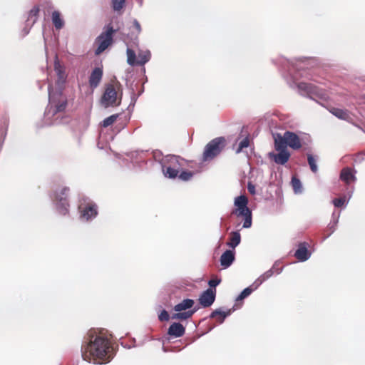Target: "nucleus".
<instances>
[{
  "instance_id": "f257e3e1",
  "label": "nucleus",
  "mask_w": 365,
  "mask_h": 365,
  "mask_svg": "<svg viewBox=\"0 0 365 365\" xmlns=\"http://www.w3.org/2000/svg\"><path fill=\"white\" fill-rule=\"evenodd\" d=\"M89 336V341H85L81 346L83 359L98 364L109 362L113 358L110 340L103 334Z\"/></svg>"
},
{
  "instance_id": "f03ea898",
  "label": "nucleus",
  "mask_w": 365,
  "mask_h": 365,
  "mask_svg": "<svg viewBox=\"0 0 365 365\" xmlns=\"http://www.w3.org/2000/svg\"><path fill=\"white\" fill-rule=\"evenodd\" d=\"M48 105L44 113V122L46 125H58L67 122L64 116V111L67 106V98L61 90L53 91L51 86L48 87Z\"/></svg>"
},
{
  "instance_id": "7ed1b4c3",
  "label": "nucleus",
  "mask_w": 365,
  "mask_h": 365,
  "mask_svg": "<svg viewBox=\"0 0 365 365\" xmlns=\"http://www.w3.org/2000/svg\"><path fill=\"white\" fill-rule=\"evenodd\" d=\"M247 198L245 195L237 197L235 200V205L237 207L233 212L238 222H243L242 228H250L252 225V213L247 207Z\"/></svg>"
},
{
  "instance_id": "20e7f679",
  "label": "nucleus",
  "mask_w": 365,
  "mask_h": 365,
  "mask_svg": "<svg viewBox=\"0 0 365 365\" xmlns=\"http://www.w3.org/2000/svg\"><path fill=\"white\" fill-rule=\"evenodd\" d=\"M274 142L279 144V148H285L287 149L289 146L293 150H299L302 147L299 137L291 131H286L283 135L277 133L274 135Z\"/></svg>"
},
{
  "instance_id": "39448f33",
  "label": "nucleus",
  "mask_w": 365,
  "mask_h": 365,
  "mask_svg": "<svg viewBox=\"0 0 365 365\" xmlns=\"http://www.w3.org/2000/svg\"><path fill=\"white\" fill-rule=\"evenodd\" d=\"M225 140L223 137L215 138L205 147L202 154L203 161H210L217 157L223 150Z\"/></svg>"
},
{
  "instance_id": "423d86ee",
  "label": "nucleus",
  "mask_w": 365,
  "mask_h": 365,
  "mask_svg": "<svg viewBox=\"0 0 365 365\" xmlns=\"http://www.w3.org/2000/svg\"><path fill=\"white\" fill-rule=\"evenodd\" d=\"M103 31L96 38V42L98 47L95 53L99 55L103 53L113 43V36L117 30L114 29L111 24H108Z\"/></svg>"
},
{
  "instance_id": "0eeeda50",
  "label": "nucleus",
  "mask_w": 365,
  "mask_h": 365,
  "mask_svg": "<svg viewBox=\"0 0 365 365\" xmlns=\"http://www.w3.org/2000/svg\"><path fill=\"white\" fill-rule=\"evenodd\" d=\"M298 89L302 95L307 96L310 98L317 97L325 99L327 98L326 93L322 88L310 83H299L298 84Z\"/></svg>"
},
{
  "instance_id": "6e6552de",
  "label": "nucleus",
  "mask_w": 365,
  "mask_h": 365,
  "mask_svg": "<svg viewBox=\"0 0 365 365\" xmlns=\"http://www.w3.org/2000/svg\"><path fill=\"white\" fill-rule=\"evenodd\" d=\"M78 209L80 218L84 221H88L96 217L98 214L96 205L89 199H85L83 202H81Z\"/></svg>"
},
{
  "instance_id": "1a4fd4ad",
  "label": "nucleus",
  "mask_w": 365,
  "mask_h": 365,
  "mask_svg": "<svg viewBox=\"0 0 365 365\" xmlns=\"http://www.w3.org/2000/svg\"><path fill=\"white\" fill-rule=\"evenodd\" d=\"M117 92L113 85L109 84L106 86V91L101 98V104L105 107L118 106L120 100L117 103Z\"/></svg>"
},
{
  "instance_id": "9d476101",
  "label": "nucleus",
  "mask_w": 365,
  "mask_h": 365,
  "mask_svg": "<svg viewBox=\"0 0 365 365\" xmlns=\"http://www.w3.org/2000/svg\"><path fill=\"white\" fill-rule=\"evenodd\" d=\"M69 189L63 187L61 193H56L55 200L56 201V207L58 212L62 215H66L68 211V203L66 199Z\"/></svg>"
},
{
  "instance_id": "9b49d317",
  "label": "nucleus",
  "mask_w": 365,
  "mask_h": 365,
  "mask_svg": "<svg viewBox=\"0 0 365 365\" xmlns=\"http://www.w3.org/2000/svg\"><path fill=\"white\" fill-rule=\"evenodd\" d=\"M277 143L274 142V148L278 153H270L269 158L278 165H284L289 159L290 153L285 148H279Z\"/></svg>"
},
{
  "instance_id": "f8f14e48",
  "label": "nucleus",
  "mask_w": 365,
  "mask_h": 365,
  "mask_svg": "<svg viewBox=\"0 0 365 365\" xmlns=\"http://www.w3.org/2000/svg\"><path fill=\"white\" fill-rule=\"evenodd\" d=\"M216 289L208 288L204 291L199 298V302L203 307H209L215 302Z\"/></svg>"
},
{
  "instance_id": "ddd939ff",
  "label": "nucleus",
  "mask_w": 365,
  "mask_h": 365,
  "mask_svg": "<svg viewBox=\"0 0 365 365\" xmlns=\"http://www.w3.org/2000/svg\"><path fill=\"white\" fill-rule=\"evenodd\" d=\"M309 245L308 242H300L298 245V249L294 253V257L301 262L307 260L310 257V252L308 251Z\"/></svg>"
},
{
  "instance_id": "4468645a",
  "label": "nucleus",
  "mask_w": 365,
  "mask_h": 365,
  "mask_svg": "<svg viewBox=\"0 0 365 365\" xmlns=\"http://www.w3.org/2000/svg\"><path fill=\"white\" fill-rule=\"evenodd\" d=\"M102 77H103L102 68H101L99 67L95 68L93 70V71L89 77L90 86L93 88H96L99 85V83L102 79Z\"/></svg>"
},
{
  "instance_id": "2eb2a0df",
  "label": "nucleus",
  "mask_w": 365,
  "mask_h": 365,
  "mask_svg": "<svg viewBox=\"0 0 365 365\" xmlns=\"http://www.w3.org/2000/svg\"><path fill=\"white\" fill-rule=\"evenodd\" d=\"M185 332V327L177 322L172 324L168 330V334L175 337H180L184 335Z\"/></svg>"
},
{
  "instance_id": "dca6fc26",
  "label": "nucleus",
  "mask_w": 365,
  "mask_h": 365,
  "mask_svg": "<svg viewBox=\"0 0 365 365\" xmlns=\"http://www.w3.org/2000/svg\"><path fill=\"white\" fill-rule=\"evenodd\" d=\"M235 260V254L232 250H226L220 257V264L226 269L229 267Z\"/></svg>"
},
{
  "instance_id": "f3484780",
  "label": "nucleus",
  "mask_w": 365,
  "mask_h": 365,
  "mask_svg": "<svg viewBox=\"0 0 365 365\" xmlns=\"http://www.w3.org/2000/svg\"><path fill=\"white\" fill-rule=\"evenodd\" d=\"M194 304H195L194 300L190 299H186L182 300L181 302L178 303V304H176L174 307L173 309L175 312H182V311L185 312V311L189 310L190 308H192V306L194 305Z\"/></svg>"
},
{
  "instance_id": "a211bd4d",
  "label": "nucleus",
  "mask_w": 365,
  "mask_h": 365,
  "mask_svg": "<svg viewBox=\"0 0 365 365\" xmlns=\"http://www.w3.org/2000/svg\"><path fill=\"white\" fill-rule=\"evenodd\" d=\"M340 178L344 181L346 184L350 183L356 180V177L352 173V170L349 168H345L341 170L340 174Z\"/></svg>"
},
{
  "instance_id": "6ab92c4d",
  "label": "nucleus",
  "mask_w": 365,
  "mask_h": 365,
  "mask_svg": "<svg viewBox=\"0 0 365 365\" xmlns=\"http://www.w3.org/2000/svg\"><path fill=\"white\" fill-rule=\"evenodd\" d=\"M163 171L165 177L169 178H175L177 176H178V173L180 170V166H168L165 165H163Z\"/></svg>"
},
{
  "instance_id": "aec40b11",
  "label": "nucleus",
  "mask_w": 365,
  "mask_h": 365,
  "mask_svg": "<svg viewBox=\"0 0 365 365\" xmlns=\"http://www.w3.org/2000/svg\"><path fill=\"white\" fill-rule=\"evenodd\" d=\"M151 53L149 50L140 51L138 53L136 65L143 66L150 61Z\"/></svg>"
},
{
  "instance_id": "412c9836",
  "label": "nucleus",
  "mask_w": 365,
  "mask_h": 365,
  "mask_svg": "<svg viewBox=\"0 0 365 365\" xmlns=\"http://www.w3.org/2000/svg\"><path fill=\"white\" fill-rule=\"evenodd\" d=\"M230 310L228 312H222L221 310L216 309L211 313L210 317L212 319H215L219 324H222L225 318L230 314Z\"/></svg>"
},
{
  "instance_id": "4be33fe9",
  "label": "nucleus",
  "mask_w": 365,
  "mask_h": 365,
  "mask_svg": "<svg viewBox=\"0 0 365 365\" xmlns=\"http://www.w3.org/2000/svg\"><path fill=\"white\" fill-rule=\"evenodd\" d=\"M195 312L196 309H189L185 312H177L178 313L173 314L172 315V319L178 320H186L190 318Z\"/></svg>"
},
{
  "instance_id": "5701e85b",
  "label": "nucleus",
  "mask_w": 365,
  "mask_h": 365,
  "mask_svg": "<svg viewBox=\"0 0 365 365\" xmlns=\"http://www.w3.org/2000/svg\"><path fill=\"white\" fill-rule=\"evenodd\" d=\"M183 159L180 158L179 156L176 155H168L165 160V163H167L168 166L175 167L179 165L180 169L182 168Z\"/></svg>"
},
{
  "instance_id": "b1692460",
  "label": "nucleus",
  "mask_w": 365,
  "mask_h": 365,
  "mask_svg": "<svg viewBox=\"0 0 365 365\" xmlns=\"http://www.w3.org/2000/svg\"><path fill=\"white\" fill-rule=\"evenodd\" d=\"M240 242V235L238 232H232L227 245L235 249Z\"/></svg>"
},
{
  "instance_id": "393cba45",
  "label": "nucleus",
  "mask_w": 365,
  "mask_h": 365,
  "mask_svg": "<svg viewBox=\"0 0 365 365\" xmlns=\"http://www.w3.org/2000/svg\"><path fill=\"white\" fill-rule=\"evenodd\" d=\"M9 125V120L6 117H4L0 124V146L2 145L4 138L6 135L7 128Z\"/></svg>"
},
{
  "instance_id": "a878e982",
  "label": "nucleus",
  "mask_w": 365,
  "mask_h": 365,
  "mask_svg": "<svg viewBox=\"0 0 365 365\" xmlns=\"http://www.w3.org/2000/svg\"><path fill=\"white\" fill-rule=\"evenodd\" d=\"M54 70L58 78V82L63 81L65 79V72L63 66L61 65L58 60L57 56L56 57L54 62Z\"/></svg>"
},
{
  "instance_id": "bb28decb",
  "label": "nucleus",
  "mask_w": 365,
  "mask_h": 365,
  "mask_svg": "<svg viewBox=\"0 0 365 365\" xmlns=\"http://www.w3.org/2000/svg\"><path fill=\"white\" fill-rule=\"evenodd\" d=\"M39 9L37 7L33 8L29 13V16L26 20V26H32L37 20V16Z\"/></svg>"
},
{
  "instance_id": "cd10ccee",
  "label": "nucleus",
  "mask_w": 365,
  "mask_h": 365,
  "mask_svg": "<svg viewBox=\"0 0 365 365\" xmlns=\"http://www.w3.org/2000/svg\"><path fill=\"white\" fill-rule=\"evenodd\" d=\"M331 113L339 119L348 120L349 118L348 112L340 108H333Z\"/></svg>"
},
{
  "instance_id": "c85d7f7f",
  "label": "nucleus",
  "mask_w": 365,
  "mask_h": 365,
  "mask_svg": "<svg viewBox=\"0 0 365 365\" xmlns=\"http://www.w3.org/2000/svg\"><path fill=\"white\" fill-rule=\"evenodd\" d=\"M52 21L56 29H61L63 26V21L58 11H55L52 13Z\"/></svg>"
},
{
  "instance_id": "c756f323",
  "label": "nucleus",
  "mask_w": 365,
  "mask_h": 365,
  "mask_svg": "<svg viewBox=\"0 0 365 365\" xmlns=\"http://www.w3.org/2000/svg\"><path fill=\"white\" fill-rule=\"evenodd\" d=\"M126 54H127V63L130 66L136 65L137 60H136V54H135V51L133 49L128 47L127 50H126Z\"/></svg>"
},
{
  "instance_id": "7c9ffc66",
  "label": "nucleus",
  "mask_w": 365,
  "mask_h": 365,
  "mask_svg": "<svg viewBox=\"0 0 365 365\" xmlns=\"http://www.w3.org/2000/svg\"><path fill=\"white\" fill-rule=\"evenodd\" d=\"M291 182H292V185L294 192L296 194L302 193V185L301 181L298 178L293 177L292 178Z\"/></svg>"
},
{
  "instance_id": "2f4dec72",
  "label": "nucleus",
  "mask_w": 365,
  "mask_h": 365,
  "mask_svg": "<svg viewBox=\"0 0 365 365\" xmlns=\"http://www.w3.org/2000/svg\"><path fill=\"white\" fill-rule=\"evenodd\" d=\"M273 271L272 269H269L267 272H265L263 274H262L255 282V284H257V286H259V284H261L263 282H264L265 280H267V279H269L270 277L272 276L273 274Z\"/></svg>"
},
{
  "instance_id": "473e14b6",
  "label": "nucleus",
  "mask_w": 365,
  "mask_h": 365,
  "mask_svg": "<svg viewBox=\"0 0 365 365\" xmlns=\"http://www.w3.org/2000/svg\"><path fill=\"white\" fill-rule=\"evenodd\" d=\"M125 0H112V7L115 11H121L125 6Z\"/></svg>"
},
{
  "instance_id": "72a5a7b5",
  "label": "nucleus",
  "mask_w": 365,
  "mask_h": 365,
  "mask_svg": "<svg viewBox=\"0 0 365 365\" xmlns=\"http://www.w3.org/2000/svg\"><path fill=\"white\" fill-rule=\"evenodd\" d=\"M307 160H308V163H309L311 170L313 173H317L318 170V167L317 165V160L314 159L313 155L311 154H308L307 155Z\"/></svg>"
},
{
  "instance_id": "f704fd0d",
  "label": "nucleus",
  "mask_w": 365,
  "mask_h": 365,
  "mask_svg": "<svg viewBox=\"0 0 365 365\" xmlns=\"http://www.w3.org/2000/svg\"><path fill=\"white\" fill-rule=\"evenodd\" d=\"M118 114H114L111 115L109 117L105 118L103 121L102 122V126L106 128L110 125H112L113 123L115 122L117 118H118Z\"/></svg>"
},
{
  "instance_id": "c9c22d12",
  "label": "nucleus",
  "mask_w": 365,
  "mask_h": 365,
  "mask_svg": "<svg viewBox=\"0 0 365 365\" xmlns=\"http://www.w3.org/2000/svg\"><path fill=\"white\" fill-rule=\"evenodd\" d=\"M193 176V173L191 171H182L180 174L178 175L179 179L182 181H188Z\"/></svg>"
},
{
  "instance_id": "e433bc0d",
  "label": "nucleus",
  "mask_w": 365,
  "mask_h": 365,
  "mask_svg": "<svg viewBox=\"0 0 365 365\" xmlns=\"http://www.w3.org/2000/svg\"><path fill=\"white\" fill-rule=\"evenodd\" d=\"M252 292V289H251L250 287H247L240 294V295L237 297L236 300L241 301L246 298L247 297H248Z\"/></svg>"
},
{
  "instance_id": "4c0bfd02",
  "label": "nucleus",
  "mask_w": 365,
  "mask_h": 365,
  "mask_svg": "<svg viewBox=\"0 0 365 365\" xmlns=\"http://www.w3.org/2000/svg\"><path fill=\"white\" fill-rule=\"evenodd\" d=\"M346 201L345 197H339V198H335L333 200V204L336 207H341L346 205Z\"/></svg>"
},
{
  "instance_id": "58836bf2",
  "label": "nucleus",
  "mask_w": 365,
  "mask_h": 365,
  "mask_svg": "<svg viewBox=\"0 0 365 365\" xmlns=\"http://www.w3.org/2000/svg\"><path fill=\"white\" fill-rule=\"evenodd\" d=\"M249 145V140L247 138L243 139L240 143L238 148L236 150L237 153H240L243 148L248 147Z\"/></svg>"
},
{
  "instance_id": "ea45409f",
  "label": "nucleus",
  "mask_w": 365,
  "mask_h": 365,
  "mask_svg": "<svg viewBox=\"0 0 365 365\" xmlns=\"http://www.w3.org/2000/svg\"><path fill=\"white\" fill-rule=\"evenodd\" d=\"M158 319L160 322H167L170 319L168 312L166 310H163L158 316Z\"/></svg>"
},
{
  "instance_id": "a19ab883",
  "label": "nucleus",
  "mask_w": 365,
  "mask_h": 365,
  "mask_svg": "<svg viewBox=\"0 0 365 365\" xmlns=\"http://www.w3.org/2000/svg\"><path fill=\"white\" fill-rule=\"evenodd\" d=\"M221 282L220 279H212L209 281L208 284L210 287V288L215 289V287L217 286Z\"/></svg>"
},
{
  "instance_id": "79ce46f5",
  "label": "nucleus",
  "mask_w": 365,
  "mask_h": 365,
  "mask_svg": "<svg viewBox=\"0 0 365 365\" xmlns=\"http://www.w3.org/2000/svg\"><path fill=\"white\" fill-rule=\"evenodd\" d=\"M133 26L135 27V29L137 31V35H138L141 32V26H140V24H139V22L136 19L133 20Z\"/></svg>"
},
{
  "instance_id": "37998d69",
  "label": "nucleus",
  "mask_w": 365,
  "mask_h": 365,
  "mask_svg": "<svg viewBox=\"0 0 365 365\" xmlns=\"http://www.w3.org/2000/svg\"><path fill=\"white\" fill-rule=\"evenodd\" d=\"M247 190L250 194H252V195L255 194V186L250 182H248V184H247Z\"/></svg>"
},
{
  "instance_id": "c03bdc74",
  "label": "nucleus",
  "mask_w": 365,
  "mask_h": 365,
  "mask_svg": "<svg viewBox=\"0 0 365 365\" xmlns=\"http://www.w3.org/2000/svg\"><path fill=\"white\" fill-rule=\"evenodd\" d=\"M24 31H25L24 35H26V34H29V29H24Z\"/></svg>"
}]
</instances>
